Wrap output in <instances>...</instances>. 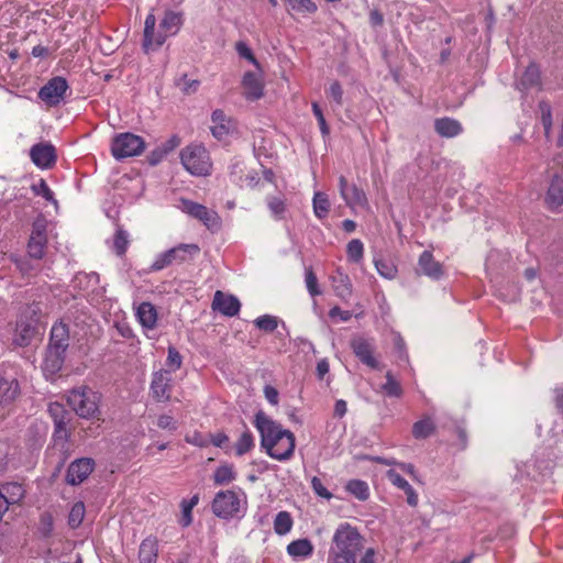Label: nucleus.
Wrapping results in <instances>:
<instances>
[{
  "label": "nucleus",
  "instance_id": "nucleus-1",
  "mask_svg": "<svg viewBox=\"0 0 563 563\" xmlns=\"http://www.w3.org/2000/svg\"><path fill=\"white\" fill-rule=\"evenodd\" d=\"M254 424L261 434V445L267 454L278 461L289 460L295 451V435L272 420L262 410L256 412Z\"/></svg>",
  "mask_w": 563,
  "mask_h": 563
},
{
  "label": "nucleus",
  "instance_id": "nucleus-2",
  "mask_svg": "<svg viewBox=\"0 0 563 563\" xmlns=\"http://www.w3.org/2000/svg\"><path fill=\"white\" fill-rule=\"evenodd\" d=\"M363 549L364 538L357 528L342 522L332 536L327 563H357Z\"/></svg>",
  "mask_w": 563,
  "mask_h": 563
},
{
  "label": "nucleus",
  "instance_id": "nucleus-3",
  "mask_svg": "<svg viewBox=\"0 0 563 563\" xmlns=\"http://www.w3.org/2000/svg\"><path fill=\"white\" fill-rule=\"evenodd\" d=\"M69 346V330L63 322L55 323L51 329L49 343L44 360V371L56 374L63 367L66 351Z\"/></svg>",
  "mask_w": 563,
  "mask_h": 563
},
{
  "label": "nucleus",
  "instance_id": "nucleus-4",
  "mask_svg": "<svg viewBox=\"0 0 563 563\" xmlns=\"http://www.w3.org/2000/svg\"><path fill=\"white\" fill-rule=\"evenodd\" d=\"M101 395L88 386L71 389L67 402L76 415L82 419H99Z\"/></svg>",
  "mask_w": 563,
  "mask_h": 563
},
{
  "label": "nucleus",
  "instance_id": "nucleus-5",
  "mask_svg": "<svg viewBox=\"0 0 563 563\" xmlns=\"http://www.w3.org/2000/svg\"><path fill=\"white\" fill-rule=\"evenodd\" d=\"M180 161L187 172L195 176H207L211 172L208 151L200 144H190L180 151Z\"/></svg>",
  "mask_w": 563,
  "mask_h": 563
},
{
  "label": "nucleus",
  "instance_id": "nucleus-6",
  "mask_svg": "<svg viewBox=\"0 0 563 563\" xmlns=\"http://www.w3.org/2000/svg\"><path fill=\"white\" fill-rule=\"evenodd\" d=\"M200 251L197 244H185L181 243L173 249L167 250L158 254L151 265V272H159L172 264H181L190 260L192 256L198 254Z\"/></svg>",
  "mask_w": 563,
  "mask_h": 563
},
{
  "label": "nucleus",
  "instance_id": "nucleus-7",
  "mask_svg": "<svg viewBox=\"0 0 563 563\" xmlns=\"http://www.w3.org/2000/svg\"><path fill=\"white\" fill-rule=\"evenodd\" d=\"M145 150L144 140L130 132L120 133L114 136L111 144L112 155L117 159L137 156Z\"/></svg>",
  "mask_w": 563,
  "mask_h": 563
},
{
  "label": "nucleus",
  "instance_id": "nucleus-8",
  "mask_svg": "<svg viewBox=\"0 0 563 563\" xmlns=\"http://www.w3.org/2000/svg\"><path fill=\"white\" fill-rule=\"evenodd\" d=\"M47 412L54 422L53 439L56 443H66L70 438L71 413L59 402H51Z\"/></svg>",
  "mask_w": 563,
  "mask_h": 563
},
{
  "label": "nucleus",
  "instance_id": "nucleus-9",
  "mask_svg": "<svg viewBox=\"0 0 563 563\" xmlns=\"http://www.w3.org/2000/svg\"><path fill=\"white\" fill-rule=\"evenodd\" d=\"M180 202L184 212L201 221L209 230L217 231L221 228V219L214 210L189 199H181Z\"/></svg>",
  "mask_w": 563,
  "mask_h": 563
},
{
  "label": "nucleus",
  "instance_id": "nucleus-10",
  "mask_svg": "<svg viewBox=\"0 0 563 563\" xmlns=\"http://www.w3.org/2000/svg\"><path fill=\"white\" fill-rule=\"evenodd\" d=\"M68 88L67 80L64 77L56 76L38 90L37 96L46 106L56 107L64 100Z\"/></svg>",
  "mask_w": 563,
  "mask_h": 563
},
{
  "label": "nucleus",
  "instance_id": "nucleus-11",
  "mask_svg": "<svg viewBox=\"0 0 563 563\" xmlns=\"http://www.w3.org/2000/svg\"><path fill=\"white\" fill-rule=\"evenodd\" d=\"M240 504L241 500L233 490H222L212 501V511L219 518H233L240 511Z\"/></svg>",
  "mask_w": 563,
  "mask_h": 563
},
{
  "label": "nucleus",
  "instance_id": "nucleus-12",
  "mask_svg": "<svg viewBox=\"0 0 563 563\" xmlns=\"http://www.w3.org/2000/svg\"><path fill=\"white\" fill-rule=\"evenodd\" d=\"M47 244L46 224L44 220H36L32 225L31 236L27 243V253L34 260H41L45 254Z\"/></svg>",
  "mask_w": 563,
  "mask_h": 563
},
{
  "label": "nucleus",
  "instance_id": "nucleus-13",
  "mask_svg": "<svg viewBox=\"0 0 563 563\" xmlns=\"http://www.w3.org/2000/svg\"><path fill=\"white\" fill-rule=\"evenodd\" d=\"M30 157L33 164L42 169L52 168L57 159L56 150L48 142L34 144L30 150Z\"/></svg>",
  "mask_w": 563,
  "mask_h": 563
},
{
  "label": "nucleus",
  "instance_id": "nucleus-14",
  "mask_svg": "<svg viewBox=\"0 0 563 563\" xmlns=\"http://www.w3.org/2000/svg\"><path fill=\"white\" fill-rule=\"evenodd\" d=\"M183 24V14L175 11H166L156 33V47H161L167 37L178 33Z\"/></svg>",
  "mask_w": 563,
  "mask_h": 563
},
{
  "label": "nucleus",
  "instance_id": "nucleus-15",
  "mask_svg": "<svg viewBox=\"0 0 563 563\" xmlns=\"http://www.w3.org/2000/svg\"><path fill=\"white\" fill-rule=\"evenodd\" d=\"M172 376L169 371L161 369L155 372L151 382V393L153 398L159 402H166L170 399Z\"/></svg>",
  "mask_w": 563,
  "mask_h": 563
},
{
  "label": "nucleus",
  "instance_id": "nucleus-16",
  "mask_svg": "<svg viewBox=\"0 0 563 563\" xmlns=\"http://www.w3.org/2000/svg\"><path fill=\"white\" fill-rule=\"evenodd\" d=\"M19 395L20 386L18 380L0 375V421L8 413L5 408L12 405Z\"/></svg>",
  "mask_w": 563,
  "mask_h": 563
},
{
  "label": "nucleus",
  "instance_id": "nucleus-17",
  "mask_svg": "<svg viewBox=\"0 0 563 563\" xmlns=\"http://www.w3.org/2000/svg\"><path fill=\"white\" fill-rule=\"evenodd\" d=\"M95 462L89 457H81L73 461L67 470L66 482L69 485L82 483L93 471Z\"/></svg>",
  "mask_w": 563,
  "mask_h": 563
},
{
  "label": "nucleus",
  "instance_id": "nucleus-18",
  "mask_svg": "<svg viewBox=\"0 0 563 563\" xmlns=\"http://www.w3.org/2000/svg\"><path fill=\"white\" fill-rule=\"evenodd\" d=\"M351 347L356 357L371 368H379L378 361L374 357V344L372 340L355 336L351 340Z\"/></svg>",
  "mask_w": 563,
  "mask_h": 563
},
{
  "label": "nucleus",
  "instance_id": "nucleus-19",
  "mask_svg": "<svg viewBox=\"0 0 563 563\" xmlns=\"http://www.w3.org/2000/svg\"><path fill=\"white\" fill-rule=\"evenodd\" d=\"M417 273L433 280H439L444 275L443 265L435 261L430 251H423L418 260Z\"/></svg>",
  "mask_w": 563,
  "mask_h": 563
},
{
  "label": "nucleus",
  "instance_id": "nucleus-20",
  "mask_svg": "<svg viewBox=\"0 0 563 563\" xmlns=\"http://www.w3.org/2000/svg\"><path fill=\"white\" fill-rule=\"evenodd\" d=\"M212 308L227 317H234L241 309V302L235 296L218 290L213 297Z\"/></svg>",
  "mask_w": 563,
  "mask_h": 563
},
{
  "label": "nucleus",
  "instance_id": "nucleus-21",
  "mask_svg": "<svg viewBox=\"0 0 563 563\" xmlns=\"http://www.w3.org/2000/svg\"><path fill=\"white\" fill-rule=\"evenodd\" d=\"M211 121V133L219 141L224 140L234 130V123L231 118L227 117L220 109L212 112Z\"/></svg>",
  "mask_w": 563,
  "mask_h": 563
},
{
  "label": "nucleus",
  "instance_id": "nucleus-22",
  "mask_svg": "<svg viewBox=\"0 0 563 563\" xmlns=\"http://www.w3.org/2000/svg\"><path fill=\"white\" fill-rule=\"evenodd\" d=\"M516 88L522 92L527 93L528 91L536 89L540 90L541 88V77L540 69L536 64H530L520 78L516 81Z\"/></svg>",
  "mask_w": 563,
  "mask_h": 563
},
{
  "label": "nucleus",
  "instance_id": "nucleus-23",
  "mask_svg": "<svg viewBox=\"0 0 563 563\" xmlns=\"http://www.w3.org/2000/svg\"><path fill=\"white\" fill-rule=\"evenodd\" d=\"M243 96L247 100H257L263 97L264 86L262 80L256 74L247 71L244 74L242 79Z\"/></svg>",
  "mask_w": 563,
  "mask_h": 563
},
{
  "label": "nucleus",
  "instance_id": "nucleus-24",
  "mask_svg": "<svg viewBox=\"0 0 563 563\" xmlns=\"http://www.w3.org/2000/svg\"><path fill=\"white\" fill-rule=\"evenodd\" d=\"M544 201L552 211L558 210L563 205V179L560 176L555 175L552 178Z\"/></svg>",
  "mask_w": 563,
  "mask_h": 563
},
{
  "label": "nucleus",
  "instance_id": "nucleus-25",
  "mask_svg": "<svg viewBox=\"0 0 563 563\" xmlns=\"http://www.w3.org/2000/svg\"><path fill=\"white\" fill-rule=\"evenodd\" d=\"M434 130L441 137H454L462 133V124L452 118L444 117L434 121Z\"/></svg>",
  "mask_w": 563,
  "mask_h": 563
},
{
  "label": "nucleus",
  "instance_id": "nucleus-26",
  "mask_svg": "<svg viewBox=\"0 0 563 563\" xmlns=\"http://www.w3.org/2000/svg\"><path fill=\"white\" fill-rule=\"evenodd\" d=\"M158 556V540L155 537L145 538L139 548L140 563H156Z\"/></svg>",
  "mask_w": 563,
  "mask_h": 563
},
{
  "label": "nucleus",
  "instance_id": "nucleus-27",
  "mask_svg": "<svg viewBox=\"0 0 563 563\" xmlns=\"http://www.w3.org/2000/svg\"><path fill=\"white\" fill-rule=\"evenodd\" d=\"M331 282L338 297L347 300L352 296V283L346 274L338 269L335 274L331 276Z\"/></svg>",
  "mask_w": 563,
  "mask_h": 563
},
{
  "label": "nucleus",
  "instance_id": "nucleus-28",
  "mask_svg": "<svg viewBox=\"0 0 563 563\" xmlns=\"http://www.w3.org/2000/svg\"><path fill=\"white\" fill-rule=\"evenodd\" d=\"M136 318L146 329H154L157 323V310L153 303L144 301L136 308Z\"/></svg>",
  "mask_w": 563,
  "mask_h": 563
},
{
  "label": "nucleus",
  "instance_id": "nucleus-29",
  "mask_svg": "<svg viewBox=\"0 0 563 563\" xmlns=\"http://www.w3.org/2000/svg\"><path fill=\"white\" fill-rule=\"evenodd\" d=\"M387 477L391 482L393 485L400 488L405 492L407 496V503L408 505L415 507L418 504V495L416 494L412 486L396 471L389 470L387 472Z\"/></svg>",
  "mask_w": 563,
  "mask_h": 563
},
{
  "label": "nucleus",
  "instance_id": "nucleus-30",
  "mask_svg": "<svg viewBox=\"0 0 563 563\" xmlns=\"http://www.w3.org/2000/svg\"><path fill=\"white\" fill-rule=\"evenodd\" d=\"M287 553L294 559H306L312 555L313 544L308 539H298L287 545Z\"/></svg>",
  "mask_w": 563,
  "mask_h": 563
},
{
  "label": "nucleus",
  "instance_id": "nucleus-31",
  "mask_svg": "<svg viewBox=\"0 0 563 563\" xmlns=\"http://www.w3.org/2000/svg\"><path fill=\"white\" fill-rule=\"evenodd\" d=\"M156 18L153 13H150L144 23V40L143 48L147 53L152 48L156 47V33H155Z\"/></svg>",
  "mask_w": 563,
  "mask_h": 563
},
{
  "label": "nucleus",
  "instance_id": "nucleus-32",
  "mask_svg": "<svg viewBox=\"0 0 563 563\" xmlns=\"http://www.w3.org/2000/svg\"><path fill=\"white\" fill-rule=\"evenodd\" d=\"M0 495L13 505L23 498L24 488L19 483H5L0 486Z\"/></svg>",
  "mask_w": 563,
  "mask_h": 563
},
{
  "label": "nucleus",
  "instance_id": "nucleus-33",
  "mask_svg": "<svg viewBox=\"0 0 563 563\" xmlns=\"http://www.w3.org/2000/svg\"><path fill=\"white\" fill-rule=\"evenodd\" d=\"M243 427L244 430L242 431L239 440L235 443V454L238 456H242L249 453L255 446L253 433L245 424H243Z\"/></svg>",
  "mask_w": 563,
  "mask_h": 563
},
{
  "label": "nucleus",
  "instance_id": "nucleus-34",
  "mask_svg": "<svg viewBox=\"0 0 563 563\" xmlns=\"http://www.w3.org/2000/svg\"><path fill=\"white\" fill-rule=\"evenodd\" d=\"M236 478V473L232 464H221L217 467L213 474V481L217 485H225Z\"/></svg>",
  "mask_w": 563,
  "mask_h": 563
},
{
  "label": "nucleus",
  "instance_id": "nucleus-35",
  "mask_svg": "<svg viewBox=\"0 0 563 563\" xmlns=\"http://www.w3.org/2000/svg\"><path fill=\"white\" fill-rule=\"evenodd\" d=\"M344 201L350 207H365L367 205V198L365 192L360 189L356 185H351V188L342 196Z\"/></svg>",
  "mask_w": 563,
  "mask_h": 563
},
{
  "label": "nucleus",
  "instance_id": "nucleus-36",
  "mask_svg": "<svg viewBox=\"0 0 563 563\" xmlns=\"http://www.w3.org/2000/svg\"><path fill=\"white\" fill-rule=\"evenodd\" d=\"M345 489L361 501H364L369 497L368 485L366 482L361 479L349 481L345 485Z\"/></svg>",
  "mask_w": 563,
  "mask_h": 563
},
{
  "label": "nucleus",
  "instance_id": "nucleus-37",
  "mask_svg": "<svg viewBox=\"0 0 563 563\" xmlns=\"http://www.w3.org/2000/svg\"><path fill=\"white\" fill-rule=\"evenodd\" d=\"M435 430L434 422L429 418L426 417L421 420H418L412 426V435L416 439H426L430 437Z\"/></svg>",
  "mask_w": 563,
  "mask_h": 563
},
{
  "label": "nucleus",
  "instance_id": "nucleus-38",
  "mask_svg": "<svg viewBox=\"0 0 563 563\" xmlns=\"http://www.w3.org/2000/svg\"><path fill=\"white\" fill-rule=\"evenodd\" d=\"M294 521L288 511H279L274 519V531L284 536L287 534L292 528Z\"/></svg>",
  "mask_w": 563,
  "mask_h": 563
},
{
  "label": "nucleus",
  "instance_id": "nucleus-39",
  "mask_svg": "<svg viewBox=\"0 0 563 563\" xmlns=\"http://www.w3.org/2000/svg\"><path fill=\"white\" fill-rule=\"evenodd\" d=\"M313 212L318 219H323L328 216L330 210V201L324 192L318 191L312 200Z\"/></svg>",
  "mask_w": 563,
  "mask_h": 563
},
{
  "label": "nucleus",
  "instance_id": "nucleus-40",
  "mask_svg": "<svg viewBox=\"0 0 563 563\" xmlns=\"http://www.w3.org/2000/svg\"><path fill=\"white\" fill-rule=\"evenodd\" d=\"M86 508L82 501H77L73 505L68 514V526L70 529H77L85 518Z\"/></svg>",
  "mask_w": 563,
  "mask_h": 563
},
{
  "label": "nucleus",
  "instance_id": "nucleus-41",
  "mask_svg": "<svg viewBox=\"0 0 563 563\" xmlns=\"http://www.w3.org/2000/svg\"><path fill=\"white\" fill-rule=\"evenodd\" d=\"M267 206L272 214L276 219H283L284 213L286 211V203L283 197L280 196H269L267 197Z\"/></svg>",
  "mask_w": 563,
  "mask_h": 563
},
{
  "label": "nucleus",
  "instance_id": "nucleus-42",
  "mask_svg": "<svg viewBox=\"0 0 563 563\" xmlns=\"http://www.w3.org/2000/svg\"><path fill=\"white\" fill-rule=\"evenodd\" d=\"M386 383L382 385V390L389 397H400L402 395V388L397 382L391 372L386 373Z\"/></svg>",
  "mask_w": 563,
  "mask_h": 563
},
{
  "label": "nucleus",
  "instance_id": "nucleus-43",
  "mask_svg": "<svg viewBox=\"0 0 563 563\" xmlns=\"http://www.w3.org/2000/svg\"><path fill=\"white\" fill-rule=\"evenodd\" d=\"M128 245V232L119 228L113 238V250L117 253V255L122 256L126 252Z\"/></svg>",
  "mask_w": 563,
  "mask_h": 563
},
{
  "label": "nucleus",
  "instance_id": "nucleus-44",
  "mask_svg": "<svg viewBox=\"0 0 563 563\" xmlns=\"http://www.w3.org/2000/svg\"><path fill=\"white\" fill-rule=\"evenodd\" d=\"M34 333V329L29 324H19L16 334L14 336V343L19 346H25L30 343Z\"/></svg>",
  "mask_w": 563,
  "mask_h": 563
},
{
  "label": "nucleus",
  "instance_id": "nucleus-45",
  "mask_svg": "<svg viewBox=\"0 0 563 563\" xmlns=\"http://www.w3.org/2000/svg\"><path fill=\"white\" fill-rule=\"evenodd\" d=\"M363 243L358 239H354L347 243V258L353 263H358L363 258Z\"/></svg>",
  "mask_w": 563,
  "mask_h": 563
},
{
  "label": "nucleus",
  "instance_id": "nucleus-46",
  "mask_svg": "<svg viewBox=\"0 0 563 563\" xmlns=\"http://www.w3.org/2000/svg\"><path fill=\"white\" fill-rule=\"evenodd\" d=\"M305 282H306V287L308 289V292L312 297L321 295V290L318 285V279H317V276H316L312 267L305 268Z\"/></svg>",
  "mask_w": 563,
  "mask_h": 563
},
{
  "label": "nucleus",
  "instance_id": "nucleus-47",
  "mask_svg": "<svg viewBox=\"0 0 563 563\" xmlns=\"http://www.w3.org/2000/svg\"><path fill=\"white\" fill-rule=\"evenodd\" d=\"M254 323L260 330L271 333L278 327V319L274 316L264 314L255 319Z\"/></svg>",
  "mask_w": 563,
  "mask_h": 563
},
{
  "label": "nucleus",
  "instance_id": "nucleus-48",
  "mask_svg": "<svg viewBox=\"0 0 563 563\" xmlns=\"http://www.w3.org/2000/svg\"><path fill=\"white\" fill-rule=\"evenodd\" d=\"M375 266L378 274L384 278L393 279L397 274V268L393 264L387 263L383 260L375 261Z\"/></svg>",
  "mask_w": 563,
  "mask_h": 563
},
{
  "label": "nucleus",
  "instance_id": "nucleus-49",
  "mask_svg": "<svg viewBox=\"0 0 563 563\" xmlns=\"http://www.w3.org/2000/svg\"><path fill=\"white\" fill-rule=\"evenodd\" d=\"M292 10L298 12L313 13L317 11V5L311 0H288Z\"/></svg>",
  "mask_w": 563,
  "mask_h": 563
},
{
  "label": "nucleus",
  "instance_id": "nucleus-50",
  "mask_svg": "<svg viewBox=\"0 0 563 563\" xmlns=\"http://www.w3.org/2000/svg\"><path fill=\"white\" fill-rule=\"evenodd\" d=\"M181 364L183 357L180 353L174 346H169L166 365L170 367L172 371H176L180 368Z\"/></svg>",
  "mask_w": 563,
  "mask_h": 563
},
{
  "label": "nucleus",
  "instance_id": "nucleus-51",
  "mask_svg": "<svg viewBox=\"0 0 563 563\" xmlns=\"http://www.w3.org/2000/svg\"><path fill=\"white\" fill-rule=\"evenodd\" d=\"M41 531L44 537H49L53 532L54 519L51 512L45 511L40 518Z\"/></svg>",
  "mask_w": 563,
  "mask_h": 563
},
{
  "label": "nucleus",
  "instance_id": "nucleus-52",
  "mask_svg": "<svg viewBox=\"0 0 563 563\" xmlns=\"http://www.w3.org/2000/svg\"><path fill=\"white\" fill-rule=\"evenodd\" d=\"M312 112H313L316 119L318 120L319 128H320V131H321L322 135L323 136L329 135L330 129H329V126L327 124V121L324 119L323 112H322L320 106L317 102L312 103Z\"/></svg>",
  "mask_w": 563,
  "mask_h": 563
},
{
  "label": "nucleus",
  "instance_id": "nucleus-53",
  "mask_svg": "<svg viewBox=\"0 0 563 563\" xmlns=\"http://www.w3.org/2000/svg\"><path fill=\"white\" fill-rule=\"evenodd\" d=\"M311 487L314 494L318 495L319 497H322L327 500H330L332 498V494L324 487L322 481L319 477H312Z\"/></svg>",
  "mask_w": 563,
  "mask_h": 563
},
{
  "label": "nucleus",
  "instance_id": "nucleus-54",
  "mask_svg": "<svg viewBox=\"0 0 563 563\" xmlns=\"http://www.w3.org/2000/svg\"><path fill=\"white\" fill-rule=\"evenodd\" d=\"M329 97L335 101L338 106L343 103V89L339 81H333L329 88Z\"/></svg>",
  "mask_w": 563,
  "mask_h": 563
},
{
  "label": "nucleus",
  "instance_id": "nucleus-55",
  "mask_svg": "<svg viewBox=\"0 0 563 563\" xmlns=\"http://www.w3.org/2000/svg\"><path fill=\"white\" fill-rule=\"evenodd\" d=\"M235 48H236L238 54L242 58H245V59L250 60L251 63H253L255 66H258V63H257L254 54L252 53L251 48L244 42H238Z\"/></svg>",
  "mask_w": 563,
  "mask_h": 563
},
{
  "label": "nucleus",
  "instance_id": "nucleus-56",
  "mask_svg": "<svg viewBox=\"0 0 563 563\" xmlns=\"http://www.w3.org/2000/svg\"><path fill=\"white\" fill-rule=\"evenodd\" d=\"M540 109L542 111V123L544 126L545 135H549L551 129V108L549 103L542 101L540 102Z\"/></svg>",
  "mask_w": 563,
  "mask_h": 563
},
{
  "label": "nucleus",
  "instance_id": "nucleus-57",
  "mask_svg": "<svg viewBox=\"0 0 563 563\" xmlns=\"http://www.w3.org/2000/svg\"><path fill=\"white\" fill-rule=\"evenodd\" d=\"M166 155V151L163 150L161 146H157L156 148L148 153L146 159L151 166H156L164 159Z\"/></svg>",
  "mask_w": 563,
  "mask_h": 563
},
{
  "label": "nucleus",
  "instance_id": "nucleus-58",
  "mask_svg": "<svg viewBox=\"0 0 563 563\" xmlns=\"http://www.w3.org/2000/svg\"><path fill=\"white\" fill-rule=\"evenodd\" d=\"M33 191L36 194V195H41L43 196L46 200H53L54 199V194L53 191L49 189V187L47 186V184L45 183V180L41 179L38 185H34L33 187Z\"/></svg>",
  "mask_w": 563,
  "mask_h": 563
},
{
  "label": "nucleus",
  "instance_id": "nucleus-59",
  "mask_svg": "<svg viewBox=\"0 0 563 563\" xmlns=\"http://www.w3.org/2000/svg\"><path fill=\"white\" fill-rule=\"evenodd\" d=\"M180 507H181V516L179 519V525L181 527H188L192 522V508L186 506L183 503H180Z\"/></svg>",
  "mask_w": 563,
  "mask_h": 563
},
{
  "label": "nucleus",
  "instance_id": "nucleus-60",
  "mask_svg": "<svg viewBox=\"0 0 563 563\" xmlns=\"http://www.w3.org/2000/svg\"><path fill=\"white\" fill-rule=\"evenodd\" d=\"M157 427L161 429L176 430V422L174 421L172 416L162 415L157 419Z\"/></svg>",
  "mask_w": 563,
  "mask_h": 563
},
{
  "label": "nucleus",
  "instance_id": "nucleus-61",
  "mask_svg": "<svg viewBox=\"0 0 563 563\" xmlns=\"http://www.w3.org/2000/svg\"><path fill=\"white\" fill-rule=\"evenodd\" d=\"M329 316L331 318H340V320L346 322L352 318V312L349 310H342L340 307L335 306L330 309Z\"/></svg>",
  "mask_w": 563,
  "mask_h": 563
},
{
  "label": "nucleus",
  "instance_id": "nucleus-62",
  "mask_svg": "<svg viewBox=\"0 0 563 563\" xmlns=\"http://www.w3.org/2000/svg\"><path fill=\"white\" fill-rule=\"evenodd\" d=\"M264 395L269 404H272V405L278 404V390L275 387H273L271 385H266L264 387Z\"/></svg>",
  "mask_w": 563,
  "mask_h": 563
},
{
  "label": "nucleus",
  "instance_id": "nucleus-63",
  "mask_svg": "<svg viewBox=\"0 0 563 563\" xmlns=\"http://www.w3.org/2000/svg\"><path fill=\"white\" fill-rule=\"evenodd\" d=\"M228 442H229V437L223 432L210 434L209 443H212L217 448H222Z\"/></svg>",
  "mask_w": 563,
  "mask_h": 563
},
{
  "label": "nucleus",
  "instance_id": "nucleus-64",
  "mask_svg": "<svg viewBox=\"0 0 563 563\" xmlns=\"http://www.w3.org/2000/svg\"><path fill=\"white\" fill-rule=\"evenodd\" d=\"M180 145V139L177 135H173L166 142L162 143L159 146L166 151V154L174 151L176 147Z\"/></svg>",
  "mask_w": 563,
  "mask_h": 563
}]
</instances>
